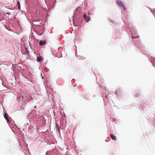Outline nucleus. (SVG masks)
<instances>
[{
  "mask_svg": "<svg viewBox=\"0 0 155 155\" xmlns=\"http://www.w3.org/2000/svg\"><path fill=\"white\" fill-rule=\"evenodd\" d=\"M18 8H20V3H19V2H18Z\"/></svg>",
  "mask_w": 155,
  "mask_h": 155,
  "instance_id": "nucleus-8",
  "label": "nucleus"
},
{
  "mask_svg": "<svg viewBox=\"0 0 155 155\" xmlns=\"http://www.w3.org/2000/svg\"><path fill=\"white\" fill-rule=\"evenodd\" d=\"M5 119L8 122H9L12 119L11 118V117H4Z\"/></svg>",
  "mask_w": 155,
  "mask_h": 155,
  "instance_id": "nucleus-6",
  "label": "nucleus"
},
{
  "mask_svg": "<svg viewBox=\"0 0 155 155\" xmlns=\"http://www.w3.org/2000/svg\"><path fill=\"white\" fill-rule=\"evenodd\" d=\"M43 59L41 56H39L37 57V61L38 62H40L42 61Z\"/></svg>",
  "mask_w": 155,
  "mask_h": 155,
  "instance_id": "nucleus-2",
  "label": "nucleus"
},
{
  "mask_svg": "<svg viewBox=\"0 0 155 155\" xmlns=\"http://www.w3.org/2000/svg\"><path fill=\"white\" fill-rule=\"evenodd\" d=\"M4 116H5V117L7 116V114H6L5 113V114H4Z\"/></svg>",
  "mask_w": 155,
  "mask_h": 155,
  "instance_id": "nucleus-9",
  "label": "nucleus"
},
{
  "mask_svg": "<svg viewBox=\"0 0 155 155\" xmlns=\"http://www.w3.org/2000/svg\"><path fill=\"white\" fill-rule=\"evenodd\" d=\"M116 3L117 4H118L120 6L122 7L124 10H126V8L122 1L117 0Z\"/></svg>",
  "mask_w": 155,
  "mask_h": 155,
  "instance_id": "nucleus-1",
  "label": "nucleus"
},
{
  "mask_svg": "<svg viewBox=\"0 0 155 155\" xmlns=\"http://www.w3.org/2000/svg\"><path fill=\"white\" fill-rule=\"evenodd\" d=\"M110 136L111 137V138L113 140H116L117 139V138L116 136L114 135L113 134H110Z\"/></svg>",
  "mask_w": 155,
  "mask_h": 155,
  "instance_id": "nucleus-5",
  "label": "nucleus"
},
{
  "mask_svg": "<svg viewBox=\"0 0 155 155\" xmlns=\"http://www.w3.org/2000/svg\"><path fill=\"white\" fill-rule=\"evenodd\" d=\"M84 19L87 22L89 20V17H87L86 15V14L85 13H84Z\"/></svg>",
  "mask_w": 155,
  "mask_h": 155,
  "instance_id": "nucleus-3",
  "label": "nucleus"
},
{
  "mask_svg": "<svg viewBox=\"0 0 155 155\" xmlns=\"http://www.w3.org/2000/svg\"><path fill=\"white\" fill-rule=\"evenodd\" d=\"M46 44V42L45 41H42V40H41L39 41V45H41V46L43 45H45Z\"/></svg>",
  "mask_w": 155,
  "mask_h": 155,
  "instance_id": "nucleus-4",
  "label": "nucleus"
},
{
  "mask_svg": "<svg viewBox=\"0 0 155 155\" xmlns=\"http://www.w3.org/2000/svg\"><path fill=\"white\" fill-rule=\"evenodd\" d=\"M136 96L137 97H138L140 95L139 92L138 91H137L135 92Z\"/></svg>",
  "mask_w": 155,
  "mask_h": 155,
  "instance_id": "nucleus-7",
  "label": "nucleus"
}]
</instances>
